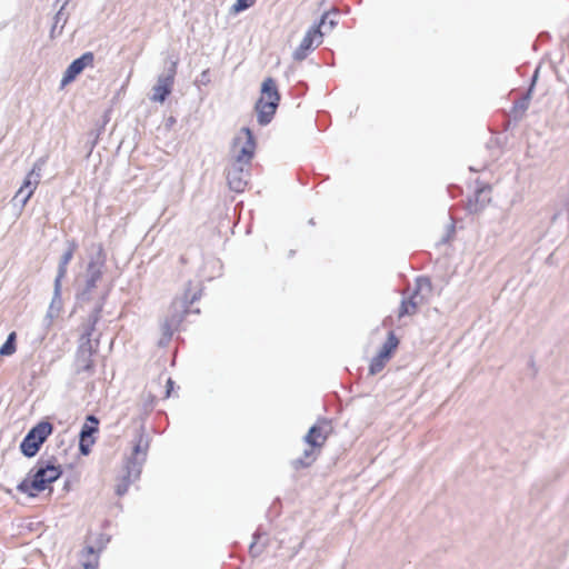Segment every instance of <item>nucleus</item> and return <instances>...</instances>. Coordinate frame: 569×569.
Returning <instances> with one entry per match:
<instances>
[{
    "label": "nucleus",
    "instance_id": "1",
    "mask_svg": "<svg viewBox=\"0 0 569 569\" xmlns=\"http://www.w3.org/2000/svg\"><path fill=\"white\" fill-rule=\"evenodd\" d=\"M61 473V466L56 459H41L38 461L34 471L31 470L28 478L21 481L17 489L29 497H36L38 492L46 490L50 483L56 481Z\"/></svg>",
    "mask_w": 569,
    "mask_h": 569
},
{
    "label": "nucleus",
    "instance_id": "2",
    "mask_svg": "<svg viewBox=\"0 0 569 569\" xmlns=\"http://www.w3.org/2000/svg\"><path fill=\"white\" fill-rule=\"evenodd\" d=\"M256 142L249 128H241L232 139L229 163L250 166L254 154Z\"/></svg>",
    "mask_w": 569,
    "mask_h": 569
},
{
    "label": "nucleus",
    "instance_id": "3",
    "mask_svg": "<svg viewBox=\"0 0 569 569\" xmlns=\"http://www.w3.org/2000/svg\"><path fill=\"white\" fill-rule=\"evenodd\" d=\"M279 100L280 96L276 82L271 78L266 79L261 86V97L256 104L260 124H267L271 121Z\"/></svg>",
    "mask_w": 569,
    "mask_h": 569
},
{
    "label": "nucleus",
    "instance_id": "4",
    "mask_svg": "<svg viewBox=\"0 0 569 569\" xmlns=\"http://www.w3.org/2000/svg\"><path fill=\"white\" fill-rule=\"evenodd\" d=\"M432 292L431 282L428 278H418L416 281V289L408 299L401 301L399 309V317L412 316L417 310L426 305Z\"/></svg>",
    "mask_w": 569,
    "mask_h": 569
},
{
    "label": "nucleus",
    "instance_id": "5",
    "mask_svg": "<svg viewBox=\"0 0 569 569\" xmlns=\"http://www.w3.org/2000/svg\"><path fill=\"white\" fill-rule=\"evenodd\" d=\"M51 432L52 425L50 422H39L27 433L22 440L20 445L21 452L29 458L36 456L40 449V446L46 441Z\"/></svg>",
    "mask_w": 569,
    "mask_h": 569
},
{
    "label": "nucleus",
    "instance_id": "6",
    "mask_svg": "<svg viewBox=\"0 0 569 569\" xmlns=\"http://www.w3.org/2000/svg\"><path fill=\"white\" fill-rule=\"evenodd\" d=\"M104 267V254L102 248L100 246H94L91 248L90 261L88 263L87 273H86V288L79 295L81 300L88 299V295L96 287V282L100 279L102 274V269Z\"/></svg>",
    "mask_w": 569,
    "mask_h": 569
},
{
    "label": "nucleus",
    "instance_id": "7",
    "mask_svg": "<svg viewBox=\"0 0 569 569\" xmlns=\"http://www.w3.org/2000/svg\"><path fill=\"white\" fill-rule=\"evenodd\" d=\"M43 166V161L39 160L33 164L31 171L27 174L22 186L16 192L12 198V203L16 207H19L20 210L24 208L29 199L34 193L39 182H40V172Z\"/></svg>",
    "mask_w": 569,
    "mask_h": 569
},
{
    "label": "nucleus",
    "instance_id": "8",
    "mask_svg": "<svg viewBox=\"0 0 569 569\" xmlns=\"http://www.w3.org/2000/svg\"><path fill=\"white\" fill-rule=\"evenodd\" d=\"M148 447V440L144 439L143 436H140L133 448L132 457L130 458L127 466V481H134L139 478L142 465L147 458Z\"/></svg>",
    "mask_w": 569,
    "mask_h": 569
},
{
    "label": "nucleus",
    "instance_id": "9",
    "mask_svg": "<svg viewBox=\"0 0 569 569\" xmlns=\"http://www.w3.org/2000/svg\"><path fill=\"white\" fill-rule=\"evenodd\" d=\"M250 166L229 163L227 171L228 186L236 192H242L248 184Z\"/></svg>",
    "mask_w": 569,
    "mask_h": 569
},
{
    "label": "nucleus",
    "instance_id": "10",
    "mask_svg": "<svg viewBox=\"0 0 569 569\" xmlns=\"http://www.w3.org/2000/svg\"><path fill=\"white\" fill-rule=\"evenodd\" d=\"M61 288L62 283H59V279H54L53 296L48 307L47 313L42 320L43 327L47 329L52 327L56 319H58L62 312L63 301L61 298Z\"/></svg>",
    "mask_w": 569,
    "mask_h": 569
},
{
    "label": "nucleus",
    "instance_id": "11",
    "mask_svg": "<svg viewBox=\"0 0 569 569\" xmlns=\"http://www.w3.org/2000/svg\"><path fill=\"white\" fill-rule=\"evenodd\" d=\"M323 32L320 29H315L313 27L308 30L303 39L301 40L299 47L293 52V59L297 61H302L306 59L308 52L313 49V47L319 46L322 42Z\"/></svg>",
    "mask_w": 569,
    "mask_h": 569
},
{
    "label": "nucleus",
    "instance_id": "12",
    "mask_svg": "<svg viewBox=\"0 0 569 569\" xmlns=\"http://www.w3.org/2000/svg\"><path fill=\"white\" fill-rule=\"evenodd\" d=\"M93 62V54L91 52H87L82 54L80 58L73 60L71 64L67 68L61 84L66 86L73 81L78 74H80L86 67L91 66Z\"/></svg>",
    "mask_w": 569,
    "mask_h": 569
},
{
    "label": "nucleus",
    "instance_id": "13",
    "mask_svg": "<svg viewBox=\"0 0 569 569\" xmlns=\"http://www.w3.org/2000/svg\"><path fill=\"white\" fill-rule=\"evenodd\" d=\"M174 69H171L167 74H160L158 77L157 84L152 88L151 100L157 102H163L171 92L173 84Z\"/></svg>",
    "mask_w": 569,
    "mask_h": 569
},
{
    "label": "nucleus",
    "instance_id": "14",
    "mask_svg": "<svg viewBox=\"0 0 569 569\" xmlns=\"http://www.w3.org/2000/svg\"><path fill=\"white\" fill-rule=\"evenodd\" d=\"M330 431L331 427L328 422H319L310 428L305 440L312 448H320L326 442Z\"/></svg>",
    "mask_w": 569,
    "mask_h": 569
},
{
    "label": "nucleus",
    "instance_id": "15",
    "mask_svg": "<svg viewBox=\"0 0 569 569\" xmlns=\"http://www.w3.org/2000/svg\"><path fill=\"white\" fill-rule=\"evenodd\" d=\"M100 548L96 549L93 546H88L82 553V566L84 569H97L98 566V552L108 542L100 536Z\"/></svg>",
    "mask_w": 569,
    "mask_h": 569
},
{
    "label": "nucleus",
    "instance_id": "16",
    "mask_svg": "<svg viewBox=\"0 0 569 569\" xmlns=\"http://www.w3.org/2000/svg\"><path fill=\"white\" fill-rule=\"evenodd\" d=\"M76 246L74 243H70L69 248L66 250V252L61 256L59 266H58V272L56 279H59V283H62V279L64 278L67 273V268L69 262L71 261L73 257Z\"/></svg>",
    "mask_w": 569,
    "mask_h": 569
},
{
    "label": "nucleus",
    "instance_id": "17",
    "mask_svg": "<svg viewBox=\"0 0 569 569\" xmlns=\"http://www.w3.org/2000/svg\"><path fill=\"white\" fill-rule=\"evenodd\" d=\"M397 346H398L397 338L393 336V333H390L387 341L383 343V346L379 350L377 357L388 361L391 356V352L397 348Z\"/></svg>",
    "mask_w": 569,
    "mask_h": 569
},
{
    "label": "nucleus",
    "instance_id": "18",
    "mask_svg": "<svg viewBox=\"0 0 569 569\" xmlns=\"http://www.w3.org/2000/svg\"><path fill=\"white\" fill-rule=\"evenodd\" d=\"M336 24H337L336 14L326 13L322 16L319 24L315 26L313 28L320 29V31H322L323 36H325L326 33L333 30Z\"/></svg>",
    "mask_w": 569,
    "mask_h": 569
},
{
    "label": "nucleus",
    "instance_id": "19",
    "mask_svg": "<svg viewBox=\"0 0 569 569\" xmlns=\"http://www.w3.org/2000/svg\"><path fill=\"white\" fill-rule=\"evenodd\" d=\"M98 423L99 421L94 416H89L87 418V423L82 427V430L80 432L82 441H86L87 437H90L93 432L97 431Z\"/></svg>",
    "mask_w": 569,
    "mask_h": 569
},
{
    "label": "nucleus",
    "instance_id": "20",
    "mask_svg": "<svg viewBox=\"0 0 569 569\" xmlns=\"http://www.w3.org/2000/svg\"><path fill=\"white\" fill-rule=\"evenodd\" d=\"M16 332H11L0 348V356L8 357L16 352Z\"/></svg>",
    "mask_w": 569,
    "mask_h": 569
},
{
    "label": "nucleus",
    "instance_id": "21",
    "mask_svg": "<svg viewBox=\"0 0 569 569\" xmlns=\"http://www.w3.org/2000/svg\"><path fill=\"white\" fill-rule=\"evenodd\" d=\"M256 0H236L233 6L231 7L232 13H239L252 7Z\"/></svg>",
    "mask_w": 569,
    "mask_h": 569
},
{
    "label": "nucleus",
    "instance_id": "22",
    "mask_svg": "<svg viewBox=\"0 0 569 569\" xmlns=\"http://www.w3.org/2000/svg\"><path fill=\"white\" fill-rule=\"evenodd\" d=\"M386 362L387 361L385 359L375 357L370 363V375L380 372L383 369Z\"/></svg>",
    "mask_w": 569,
    "mask_h": 569
},
{
    "label": "nucleus",
    "instance_id": "23",
    "mask_svg": "<svg viewBox=\"0 0 569 569\" xmlns=\"http://www.w3.org/2000/svg\"><path fill=\"white\" fill-rule=\"evenodd\" d=\"M313 460V451L312 450H305V459H299L296 461V463L300 467L308 466Z\"/></svg>",
    "mask_w": 569,
    "mask_h": 569
},
{
    "label": "nucleus",
    "instance_id": "24",
    "mask_svg": "<svg viewBox=\"0 0 569 569\" xmlns=\"http://www.w3.org/2000/svg\"><path fill=\"white\" fill-rule=\"evenodd\" d=\"M531 92V89H529L528 94L522 98L520 101H518L515 106L516 110H520L521 112H525L528 109L529 106V94Z\"/></svg>",
    "mask_w": 569,
    "mask_h": 569
},
{
    "label": "nucleus",
    "instance_id": "25",
    "mask_svg": "<svg viewBox=\"0 0 569 569\" xmlns=\"http://www.w3.org/2000/svg\"><path fill=\"white\" fill-rule=\"evenodd\" d=\"M62 9H63V7L59 10V12L54 17V26H53V28L51 30L52 33L54 32L58 23H60V22L64 23L66 22V19L62 17Z\"/></svg>",
    "mask_w": 569,
    "mask_h": 569
},
{
    "label": "nucleus",
    "instance_id": "26",
    "mask_svg": "<svg viewBox=\"0 0 569 569\" xmlns=\"http://www.w3.org/2000/svg\"><path fill=\"white\" fill-rule=\"evenodd\" d=\"M101 310V306L97 307L94 309V312L92 313V316L90 317V321L92 322V327L97 323L98 319H99V312Z\"/></svg>",
    "mask_w": 569,
    "mask_h": 569
},
{
    "label": "nucleus",
    "instance_id": "27",
    "mask_svg": "<svg viewBox=\"0 0 569 569\" xmlns=\"http://www.w3.org/2000/svg\"><path fill=\"white\" fill-rule=\"evenodd\" d=\"M127 489H128V483H121V485H118L117 487V493L119 496H122L127 492Z\"/></svg>",
    "mask_w": 569,
    "mask_h": 569
},
{
    "label": "nucleus",
    "instance_id": "28",
    "mask_svg": "<svg viewBox=\"0 0 569 569\" xmlns=\"http://www.w3.org/2000/svg\"><path fill=\"white\" fill-rule=\"evenodd\" d=\"M80 450L84 455H87L89 452L88 446L82 440L80 441Z\"/></svg>",
    "mask_w": 569,
    "mask_h": 569
},
{
    "label": "nucleus",
    "instance_id": "29",
    "mask_svg": "<svg viewBox=\"0 0 569 569\" xmlns=\"http://www.w3.org/2000/svg\"><path fill=\"white\" fill-rule=\"evenodd\" d=\"M172 386H173V381L171 379H168L167 380V397H169Z\"/></svg>",
    "mask_w": 569,
    "mask_h": 569
},
{
    "label": "nucleus",
    "instance_id": "30",
    "mask_svg": "<svg viewBox=\"0 0 569 569\" xmlns=\"http://www.w3.org/2000/svg\"><path fill=\"white\" fill-rule=\"evenodd\" d=\"M80 352H81V353L87 352V350L84 349V347H83V346H81Z\"/></svg>",
    "mask_w": 569,
    "mask_h": 569
}]
</instances>
